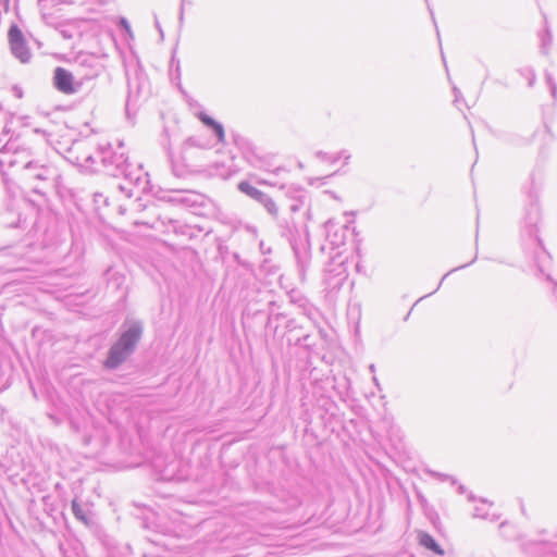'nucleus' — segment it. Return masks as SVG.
Wrapping results in <instances>:
<instances>
[{"label": "nucleus", "instance_id": "nucleus-3", "mask_svg": "<svg viewBox=\"0 0 557 557\" xmlns=\"http://www.w3.org/2000/svg\"><path fill=\"white\" fill-rule=\"evenodd\" d=\"M53 84L59 91L65 95H71L76 91L73 74L63 67H57L54 70Z\"/></svg>", "mask_w": 557, "mask_h": 557}, {"label": "nucleus", "instance_id": "nucleus-1", "mask_svg": "<svg viewBox=\"0 0 557 557\" xmlns=\"http://www.w3.org/2000/svg\"><path fill=\"white\" fill-rule=\"evenodd\" d=\"M140 334L141 331L138 326H133L126 331L120 337L117 343L110 349L109 356L104 361L106 368L114 369L121 364V362H123L134 349V346L138 342Z\"/></svg>", "mask_w": 557, "mask_h": 557}, {"label": "nucleus", "instance_id": "nucleus-9", "mask_svg": "<svg viewBox=\"0 0 557 557\" xmlns=\"http://www.w3.org/2000/svg\"><path fill=\"white\" fill-rule=\"evenodd\" d=\"M250 198L262 202L265 198V195L261 190L256 188L255 191L251 194Z\"/></svg>", "mask_w": 557, "mask_h": 557}, {"label": "nucleus", "instance_id": "nucleus-6", "mask_svg": "<svg viewBox=\"0 0 557 557\" xmlns=\"http://www.w3.org/2000/svg\"><path fill=\"white\" fill-rule=\"evenodd\" d=\"M238 189L250 197L251 194L255 191L256 187L250 185L248 182H240L238 184Z\"/></svg>", "mask_w": 557, "mask_h": 557}, {"label": "nucleus", "instance_id": "nucleus-2", "mask_svg": "<svg viewBox=\"0 0 557 557\" xmlns=\"http://www.w3.org/2000/svg\"><path fill=\"white\" fill-rule=\"evenodd\" d=\"M8 44L12 54L22 63H27L32 59V50L27 44L26 37L17 24H11L8 30Z\"/></svg>", "mask_w": 557, "mask_h": 557}, {"label": "nucleus", "instance_id": "nucleus-10", "mask_svg": "<svg viewBox=\"0 0 557 557\" xmlns=\"http://www.w3.org/2000/svg\"><path fill=\"white\" fill-rule=\"evenodd\" d=\"M72 509H73V512L74 515L79 518V519H84V517L82 516V509L79 507V505L77 504V502H73L72 503Z\"/></svg>", "mask_w": 557, "mask_h": 557}, {"label": "nucleus", "instance_id": "nucleus-5", "mask_svg": "<svg viewBox=\"0 0 557 557\" xmlns=\"http://www.w3.org/2000/svg\"><path fill=\"white\" fill-rule=\"evenodd\" d=\"M262 203L270 214L277 215L278 207L273 199L265 197Z\"/></svg>", "mask_w": 557, "mask_h": 557}, {"label": "nucleus", "instance_id": "nucleus-7", "mask_svg": "<svg viewBox=\"0 0 557 557\" xmlns=\"http://www.w3.org/2000/svg\"><path fill=\"white\" fill-rule=\"evenodd\" d=\"M215 132V134L218 135L219 139L221 141L224 140V129H223V126L219 123L214 124V126L212 127Z\"/></svg>", "mask_w": 557, "mask_h": 557}, {"label": "nucleus", "instance_id": "nucleus-11", "mask_svg": "<svg viewBox=\"0 0 557 557\" xmlns=\"http://www.w3.org/2000/svg\"><path fill=\"white\" fill-rule=\"evenodd\" d=\"M200 120H201L206 125L211 126V127H213V126H214V124H216V122H215L212 117H210V116H208V115H205V114H201V115H200Z\"/></svg>", "mask_w": 557, "mask_h": 557}, {"label": "nucleus", "instance_id": "nucleus-4", "mask_svg": "<svg viewBox=\"0 0 557 557\" xmlns=\"http://www.w3.org/2000/svg\"><path fill=\"white\" fill-rule=\"evenodd\" d=\"M419 542L422 546L425 548L432 550L433 553L437 555H444V550L441 548V546L436 543L434 537L428 533H420L419 534Z\"/></svg>", "mask_w": 557, "mask_h": 557}, {"label": "nucleus", "instance_id": "nucleus-8", "mask_svg": "<svg viewBox=\"0 0 557 557\" xmlns=\"http://www.w3.org/2000/svg\"><path fill=\"white\" fill-rule=\"evenodd\" d=\"M250 198L262 202L265 198V195L261 190L256 188L255 191L251 194Z\"/></svg>", "mask_w": 557, "mask_h": 557}]
</instances>
